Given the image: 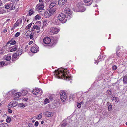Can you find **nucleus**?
Segmentation results:
<instances>
[{
  "label": "nucleus",
  "instance_id": "f704fd0d",
  "mask_svg": "<svg viewBox=\"0 0 127 127\" xmlns=\"http://www.w3.org/2000/svg\"><path fill=\"white\" fill-rule=\"evenodd\" d=\"M35 19L37 20L40 19L41 18L40 16L39 15H37L35 17Z\"/></svg>",
  "mask_w": 127,
  "mask_h": 127
},
{
  "label": "nucleus",
  "instance_id": "cd10ccee",
  "mask_svg": "<svg viewBox=\"0 0 127 127\" xmlns=\"http://www.w3.org/2000/svg\"><path fill=\"white\" fill-rule=\"evenodd\" d=\"M91 0H84V2L85 3H89V5H91Z\"/></svg>",
  "mask_w": 127,
  "mask_h": 127
},
{
  "label": "nucleus",
  "instance_id": "37998d69",
  "mask_svg": "<svg viewBox=\"0 0 127 127\" xmlns=\"http://www.w3.org/2000/svg\"><path fill=\"white\" fill-rule=\"evenodd\" d=\"M107 94H108L109 95H111L112 94V93L110 90H107Z\"/></svg>",
  "mask_w": 127,
  "mask_h": 127
},
{
  "label": "nucleus",
  "instance_id": "7c9ffc66",
  "mask_svg": "<svg viewBox=\"0 0 127 127\" xmlns=\"http://www.w3.org/2000/svg\"><path fill=\"white\" fill-rule=\"evenodd\" d=\"M11 59V56H6L5 58L6 60L8 61H10Z\"/></svg>",
  "mask_w": 127,
  "mask_h": 127
},
{
  "label": "nucleus",
  "instance_id": "a211bd4d",
  "mask_svg": "<svg viewBox=\"0 0 127 127\" xmlns=\"http://www.w3.org/2000/svg\"><path fill=\"white\" fill-rule=\"evenodd\" d=\"M38 23H39V24L40 23V22L38 21V22H36L35 23V24L33 26V28L34 29H36L37 30L39 29L40 28V27L38 26L37 25Z\"/></svg>",
  "mask_w": 127,
  "mask_h": 127
},
{
  "label": "nucleus",
  "instance_id": "39448f33",
  "mask_svg": "<svg viewBox=\"0 0 127 127\" xmlns=\"http://www.w3.org/2000/svg\"><path fill=\"white\" fill-rule=\"evenodd\" d=\"M77 7L79 9L78 11H77L78 12H83L85 11V9L81 2H79L77 4Z\"/></svg>",
  "mask_w": 127,
  "mask_h": 127
},
{
  "label": "nucleus",
  "instance_id": "e433bc0d",
  "mask_svg": "<svg viewBox=\"0 0 127 127\" xmlns=\"http://www.w3.org/2000/svg\"><path fill=\"white\" fill-rule=\"evenodd\" d=\"M98 60L97 61V62H98V61H100L102 60H104V59H102L101 58V57L100 56H99L98 57Z\"/></svg>",
  "mask_w": 127,
  "mask_h": 127
},
{
  "label": "nucleus",
  "instance_id": "5701e85b",
  "mask_svg": "<svg viewBox=\"0 0 127 127\" xmlns=\"http://www.w3.org/2000/svg\"><path fill=\"white\" fill-rule=\"evenodd\" d=\"M18 47V46L17 45H16L15 46L12 47L11 48L10 50L11 52H12L13 51H14L16 50L17 48Z\"/></svg>",
  "mask_w": 127,
  "mask_h": 127
},
{
  "label": "nucleus",
  "instance_id": "c9c22d12",
  "mask_svg": "<svg viewBox=\"0 0 127 127\" xmlns=\"http://www.w3.org/2000/svg\"><path fill=\"white\" fill-rule=\"evenodd\" d=\"M11 121V119L10 117H8L6 119V121L7 123H10Z\"/></svg>",
  "mask_w": 127,
  "mask_h": 127
},
{
  "label": "nucleus",
  "instance_id": "6e6552de",
  "mask_svg": "<svg viewBox=\"0 0 127 127\" xmlns=\"http://www.w3.org/2000/svg\"><path fill=\"white\" fill-rule=\"evenodd\" d=\"M22 18L24 20V17H23L22 18H21L17 20L14 26L15 28L21 24L22 22Z\"/></svg>",
  "mask_w": 127,
  "mask_h": 127
},
{
  "label": "nucleus",
  "instance_id": "ea45409f",
  "mask_svg": "<svg viewBox=\"0 0 127 127\" xmlns=\"http://www.w3.org/2000/svg\"><path fill=\"white\" fill-rule=\"evenodd\" d=\"M20 33L19 32H18L16 33L15 36L16 37H17L20 35Z\"/></svg>",
  "mask_w": 127,
  "mask_h": 127
},
{
  "label": "nucleus",
  "instance_id": "8fccbe9b",
  "mask_svg": "<svg viewBox=\"0 0 127 127\" xmlns=\"http://www.w3.org/2000/svg\"><path fill=\"white\" fill-rule=\"evenodd\" d=\"M5 64L4 62L2 61L0 63V64L1 66L4 65Z\"/></svg>",
  "mask_w": 127,
  "mask_h": 127
},
{
  "label": "nucleus",
  "instance_id": "052dcab7",
  "mask_svg": "<svg viewBox=\"0 0 127 127\" xmlns=\"http://www.w3.org/2000/svg\"><path fill=\"white\" fill-rule=\"evenodd\" d=\"M44 123V122L43 121H42L41 122V124H43Z\"/></svg>",
  "mask_w": 127,
  "mask_h": 127
},
{
  "label": "nucleus",
  "instance_id": "13d9d810",
  "mask_svg": "<svg viewBox=\"0 0 127 127\" xmlns=\"http://www.w3.org/2000/svg\"><path fill=\"white\" fill-rule=\"evenodd\" d=\"M12 1H19V0H12Z\"/></svg>",
  "mask_w": 127,
  "mask_h": 127
},
{
  "label": "nucleus",
  "instance_id": "0e129e2a",
  "mask_svg": "<svg viewBox=\"0 0 127 127\" xmlns=\"http://www.w3.org/2000/svg\"><path fill=\"white\" fill-rule=\"evenodd\" d=\"M42 1V0H39V2H41Z\"/></svg>",
  "mask_w": 127,
  "mask_h": 127
},
{
  "label": "nucleus",
  "instance_id": "72a5a7b5",
  "mask_svg": "<svg viewBox=\"0 0 127 127\" xmlns=\"http://www.w3.org/2000/svg\"><path fill=\"white\" fill-rule=\"evenodd\" d=\"M34 36V34L33 33L32 34L30 35V38L31 39H32V40H34V39L33 38V37Z\"/></svg>",
  "mask_w": 127,
  "mask_h": 127
},
{
  "label": "nucleus",
  "instance_id": "bb28decb",
  "mask_svg": "<svg viewBox=\"0 0 127 127\" xmlns=\"http://www.w3.org/2000/svg\"><path fill=\"white\" fill-rule=\"evenodd\" d=\"M107 104L108 106V111H111L112 108V106L111 104L109 105V103L107 102Z\"/></svg>",
  "mask_w": 127,
  "mask_h": 127
},
{
  "label": "nucleus",
  "instance_id": "5fc2aeb1",
  "mask_svg": "<svg viewBox=\"0 0 127 127\" xmlns=\"http://www.w3.org/2000/svg\"><path fill=\"white\" fill-rule=\"evenodd\" d=\"M7 31V30L6 29H4L3 30V32H6Z\"/></svg>",
  "mask_w": 127,
  "mask_h": 127
},
{
  "label": "nucleus",
  "instance_id": "9b49d317",
  "mask_svg": "<svg viewBox=\"0 0 127 127\" xmlns=\"http://www.w3.org/2000/svg\"><path fill=\"white\" fill-rule=\"evenodd\" d=\"M43 41L45 44H48L51 42V40L49 37H47L44 38Z\"/></svg>",
  "mask_w": 127,
  "mask_h": 127
},
{
  "label": "nucleus",
  "instance_id": "f3484780",
  "mask_svg": "<svg viewBox=\"0 0 127 127\" xmlns=\"http://www.w3.org/2000/svg\"><path fill=\"white\" fill-rule=\"evenodd\" d=\"M112 101H114L116 103L118 102L119 98L117 97H115V96H113L112 97Z\"/></svg>",
  "mask_w": 127,
  "mask_h": 127
},
{
  "label": "nucleus",
  "instance_id": "4c0bfd02",
  "mask_svg": "<svg viewBox=\"0 0 127 127\" xmlns=\"http://www.w3.org/2000/svg\"><path fill=\"white\" fill-rule=\"evenodd\" d=\"M10 6V4L6 5H5V8L6 9H9V8L10 9V6Z\"/></svg>",
  "mask_w": 127,
  "mask_h": 127
},
{
  "label": "nucleus",
  "instance_id": "864d4df0",
  "mask_svg": "<svg viewBox=\"0 0 127 127\" xmlns=\"http://www.w3.org/2000/svg\"><path fill=\"white\" fill-rule=\"evenodd\" d=\"M23 100L25 101H26L28 100V98H23Z\"/></svg>",
  "mask_w": 127,
  "mask_h": 127
},
{
  "label": "nucleus",
  "instance_id": "49530a36",
  "mask_svg": "<svg viewBox=\"0 0 127 127\" xmlns=\"http://www.w3.org/2000/svg\"><path fill=\"white\" fill-rule=\"evenodd\" d=\"M91 100L89 99V100H88V99H87V101L86 102V104H90V103H89L91 101Z\"/></svg>",
  "mask_w": 127,
  "mask_h": 127
},
{
  "label": "nucleus",
  "instance_id": "4468645a",
  "mask_svg": "<svg viewBox=\"0 0 127 127\" xmlns=\"http://www.w3.org/2000/svg\"><path fill=\"white\" fill-rule=\"evenodd\" d=\"M66 0H58V3L60 6H62L66 2Z\"/></svg>",
  "mask_w": 127,
  "mask_h": 127
},
{
  "label": "nucleus",
  "instance_id": "20e7f679",
  "mask_svg": "<svg viewBox=\"0 0 127 127\" xmlns=\"http://www.w3.org/2000/svg\"><path fill=\"white\" fill-rule=\"evenodd\" d=\"M60 98L61 100L63 102H65L66 100L67 97L65 92H62L60 94Z\"/></svg>",
  "mask_w": 127,
  "mask_h": 127
},
{
  "label": "nucleus",
  "instance_id": "680f3d73",
  "mask_svg": "<svg viewBox=\"0 0 127 127\" xmlns=\"http://www.w3.org/2000/svg\"><path fill=\"white\" fill-rule=\"evenodd\" d=\"M40 32V31H37V33H39Z\"/></svg>",
  "mask_w": 127,
  "mask_h": 127
},
{
  "label": "nucleus",
  "instance_id": "c85d7f7f",
  "mask_svg": "<svg viewBox=\"0 0 127 127\" xmlns=\"http://www.w3.org/2000/svg\"><path fill=\"white\" fill-rule=\"evenodd\" d=\"M22 53V51L21 50H18L16 53V55H20Z\"/></svg>",
  "mask_w": 127,
  "mask_h": 127
},
{
  "label": "nucleus",
  "instance_id": "c03bdc74",
  "mask_svg": "<svg viewBox=\"0 0 127 127\" xmlns=\"http://www.w3.org/2000/svg\"><path fill=\"white\" fill-rule=\"evenodd\" d=\"M67 125V124L66 123H64L62 125V127H65Z\"/></svg>",
  "mask_w": 127,
  "mask_h": 127
},
{
  "label": "nucleus",
  "instance_id": "393cba45",
  "mask_svg": "<svg viewBox=\"0 0 127 127\" xmlns=\"http://www.w3.org/2000/svg\"><path fill=\"white\" fill-rule=\"evenodd\" d=\"M0 127H8V124L6 123H3L0 124Z\"/></svg>",
  "mask_w": 127,
  "mask_h": 127
},
{
  "label": "nucleus",
  "instance_id": "2f4dec72",
  "mask_svg": "<svg viewBox=\"0 0 127 127\" xmlns=\"http://www.w3.org/2000/svg\"><path fill=\"white\" fill-rule=\"evenodd\" d=\"M34 12L32 10H30L29 12V14L30 15H31L33 14Z\"/></svg>",
  "mask_w": 127,
  "mask_h": 127
},
{
  "label": "nucleus",
  "instance_id": "a878e982",
  "mask_svg": "<svg viewBox=\"0 0 127 127\" xmlns=\"http://www.w3.org/2000/svg\"><path fill=\"white\" fill-rule=\"evenodd\" d=\"M9 6H10V9L11 10L15 9V7L14 5V4L13 3H12L10 4Z\"/></svg>",
  "mask_w": 127,
  "mask_h": 127
},
{
  "label": "nucleus",
  "instance_id": "3c124183",
  "mask_svg": "<svg viewBox=\"0 0 127 127\" xmlns=\"http://www.w3.org/2000/svg\"><path fill=\"white\" fill-rule=\"evenodd\" d=\"M28 46L27 45L25 47V51H26L28 50Z\"/></svg>",
  "mask_w": 127,
  "mask_h": 127
},
{
  "label": "nucleus",
  "instance_id": "774afa93",
  "mask_svg": "<svg viewBox=\"0 0 127 127\" xmlns=\"http://www.w3.org/2000/svg\"><path fill=\"white\" fill-rule=\"evenodd\" d=\"M126 124L127 125V122L126 123Z\"/></svg>",
  "mask_w": 127,
  "mask_h": 127
},
{
  "label": "nucleus",
  "instance_id": "2eb2a0df",
  "mask_svg": "<svg viewBox=\"0 0 127 127\" xmlns=\"http://www.w3.org/2000/svg\"><path fill=\"white\" fill-rule=\"evenodd\" d=\"M44 114L47 117H51L53 116L52 113V112H44Z\"/></svg>",
  "mask_w": 127,
  "mask_h": 127
},
{
  "label": "nucleus",
  "instance_id": "0eeeda50",
  "mask_svg": "<svg viewBox=\"0 0 127 127\" xmlns=\"http://www.w3.org/2000/svg\"><path fill=\"white\" fill-rule=\"evenodd\" d=\"M33 94L36 95L39 93L41 95L43 93V91L41 89H35L33 90L32 91Z\"/></svg>",
  "mask_w": 127,
  "mask_h": 127
},
{
  "label": "nucleus",
  "instance_id": "473e14b6",
  "mask_svg": "<svg viewBox=\"0 0 127 127\" xmlns=\"http://www.w3.org/2000/svg\"><path fill=\"white\" fill-rule=\"evenodd\" d=\"M49 100L47 99V98H46V99L44 102V104H46L48 103H49Z\"/></svg>",
  "mask_w": 127,
  "mask_h": 127
},
{
  "label": "nucleus",
  "instance_id": "de8ad7c7",
  "mask_svg": "<svg viewBox=\"0 0 127 127\" xmlns=\"http://www.w3.org/2000/svg\"><path fill=\"white\" fill-rule=\"evenodd\" d=\"M38 121H36L35 123L34 126L35 127H37L38 126Z\"/></svg>",
  "mask_w": 127,
  "mask_h": 127
},
{
  "label": "nucleus",
  "instance_id": "09e8293b",
  "mask_svg": "<svg viewBox=\"0 0 127 127\" xmlns=\"http://www.w3.org/2000/svg\"><path fill=\"white\" fill-rule=\"evenodd\" d=\"M28 126L29 127H33V125L32 123H29V124Z\"/></svg>",
  "mask_w": 127,
  "mask_h": 127
},
{
  "label": "nucleus",
  "instance_id": "69168bd1",
  "mask_svg": "<svg viewBox=\"0 0 127 127\" xmlns=\"http://www.w3.org/2000/svg\"><path fill=\"white\" fill-rule=\"evenodd\" d=\"M72 95H70V98L71 97V96Z\"/></svg>",
  "mask_w": 127,
  "mask_h": 127
},
{
  "label": "nucleus",
  "instance_id": "7ed1b4c3",
  "mask_svg": "<svg viewBox=\"0 0 127 127\" xmlns=\"http://www.w3.org/2000/svg\"><path fill=\"white\" fill-rule=\"evenodd\" d=\"M56 9H50L47 10L44 13L45 17L46 18H49L50 16L51 15L55 12Z\"/></svg>",
  "mask_w": 127,
  "mask_h": 127
},
{
  "label": "nucleus",
  "instance_id": "f03ea898",
  "mask_svg": "<svg viewBox=\"0 0 127 127\" xmlns=\"http://www.w3.org/2000/svg\"><path fill=\"white\" fill-rule=\"evenodd\" d=\"M58 19L62 23H65L67 20V18L65 14L64 13L59 14L58 17Z\"/></svg>",
  "mask_w": 127,
  "mask_h": 127
},
{
  "label": "nucleus",
  "instance_id": "a18cd8bd",
  "mask_svg": "<svg viewBox=\"0 0 127 127\" xmlns=\"http://www.w3.org/2000/svg\"><path fill=\"white\" fill-rule=\"evenodd\" d=\"M32 25V23H31L29 24H28V25H27V26L26 27L27 28L29 29L30 28L31 26Z\"/></svg>",
  "mask_w": 127,
  "mask_h": 127
},
{
  "label": "nucleus",
  "instance_id": "e2e57ef3",
  "mask_svg": "<svg viewBox=\"0 0 127 127\" xmlns=\"http://www.w3.org/2000/svg\"><path fill=\"white\" fill-rule=\"evenodd\" d=\"M94 6L97 7V5H95V6L94 5Z\"/></svg>",
  "mask_w": 127,
  "mask_h": 127
},
{
  "label": "nucleus",
  "instance_id": "1a4fd4ad",
  "mask_svg": "<svg viewBox=\"0 0 127 127\" xmlns=\"http://www.w3.org/2000/svg\"><path fill=\"white\" fill-rule=\"evenodd\" d=\"M44 6L43 4H38L36 6L35 9L37 11L42 10L44 8Z\"/></svg>",
  "mask_w": 127,
  "mask_h": 127
},
{
  "label": "nucleus",
  "instance_id": "c756f323",
  "mask_svg": "<svg viewBox=\"0 0 127 127\" xmlns=\"http://www.w3.org/2000/svg\"><path fill=\"white\" fill-rule=\"evenodd\" d=\"M123 81L125 83H126L127 82V76H124L123 78Z\"/></svg>",
  "mask_w": 127,
  "mask_h": 127
},
{
  "label": "nucleus",
  "instance_id": "603ef678",
  "mask_svg": "<svg viewBox=\"0 0 127 127\" xmlns=\"http://www.w3.org/2000/svg\"><path fill=\"white\" fill-rule=\"evenodd\" d=\"M77 107L78 108H80L81 107V104H80V103L78 104L77 105Z\"/></svg>",
  "mask_w": 127,
  "mask_h": 127
},
{
  "label": "nucleus",
  "instance_id": "6ab92c4d",
  "mask_svg": "<svg viewBox=\"0 0 127 127\" xmlns=\"http://www.w3.org/2000/svg\"><path fill=\"white\" fill-rule=\"evenodd\" d=\"M28 93V91L24 89L21 91V94L22 95H26Z\"/></svg>",
  "mask_w": 127,
  "mask_h": 127
},
{
  "label": "nucleus",
  "instance_id": "f257e3e1",
  "mask_svg": "<svg viewBox=\"0 0 127 127\" xmlns=\"http://www.w3.org/2000/svg\"><path fill=\"white\" fill-rule=\"evenodd\" d=\"M55 75L58 78H62L69 81L71 79V77L69 76V73L67 72V69H59L58 70H56Z\"/></svg>",
  "mask_w": 127,
  "mask_h": 127
},
{
  "label": "nucleus",
  "instance_id": "6e6d98bb",
  "mask_svg": "<svg viewBox=\"0 0 127 127\" xmlns=\"http://www.w3.org/2000/svg\"><path fill=\"white\" fill-rule=\"evenodd\" d=\"M33 42L32 41H30L29 42L28 44L29 45H30L32 44Z\"/></svg>",
  "mask_w": 127,
  "mask_h": 127
},
{
  "label": "nucleus",
  "instance_id": "f8f14e48",
  "mask_svg": "<svg viewBox=\"0 0 127 127\" xmlns=\"http://www.w3.org/2000/svg\"><path fill=\"white\" fill-rule=\"evenodd\" d=\"M31 51L33 53L37 52L39 51V48L38 46L32 47L31 48Z\"/></svg>",
  "mask_w": 127,
  "mask_h": 127
},
{
  "label": "nucleus",
  "instance_id": "412c9836",
  "mask_svg": "<svg viewBox=\"0 0 127 127\" xmlns=\"http://www.w3.org/2000/svg\"><path fill=\"white\" fill-rule=\"evenodd\" d=\"M56 3L55 2H52L49 5V7L50 9H54V8H52L55 6L56 5Z\"/></svg>",
  "mask_w": 127,
  "mask_h": 127
},
{
  "label": "nucleus",
  "instance_id": "bf43d9fd",
  "mask_svg": "<svg viewBox=\"0 0 127 127\" xmlns=\"http://www.w3.org/2000/svg\"><path fill=\"white\" fill-rule=\"evenodd\" d=\"M50 0H46V2H49Z\"/></svg>",
  "mask_w": 127,
  "mask_h": 127
},
{
  "label": "nucleus",
  "instance_id": "423d86ee",
  "mask_svg": "<svg viewBox=\"0 0 127 127\" xmlns=\"http://www.w3.org/2000/svg\"><path fill=\"white\" fill-rule=\"evenodd\" d=\"M59 31V29L55 27H51L50 30V32L53 34L57 33Z\"/></svg>",
  "mask_w": 127,
  "mask_h": 127
},
{
  "label": "nucleus",
  "instance_id": "a19ab883",
  "mask_svg": "<svg viewBox=\"0 0 127 127\" xmlns=\"http://www.w3.org/2000/svg\"><path fill=\"white\" fill-rule=\"evenodd\" d=\"M112 68L113 70H115L117 69V66L116 65H114L112 66Z\"/></svg>",
  "mask_w": 127,
  "mask_h": 127
},
{
  "label": "nucleus",
  "instance_id": "b1692460",
  "mask_svg": "<svg viewBox=\"0 0 127 127\" xmlns=\"http://www.w3.org/2000/svg\"><path fill=\"white\" fill-rule=\"evenodd\" d=\"M17 105L18 107L20 108H24L26 106L25 105L22 103L17 104Z\"/></svg>",
  "mask_w": 127,
  "mask_h": 127
},
{
  "label": "nucleus",
  "instance_id": "dca6fc26",
  "mask_svg": "<svg viewBox=\"0 0 127 127\" xmlns=\"http://www.w3.org/2000/svg\"><path fill=\"white\" fill-rule=\"evenodd\" d=\"M21 94L20 93L18 92L14 94V100H16V98H19Z\"/></svg>",
  "mask_w": 127,
  "mask_h": 127
},
{
  "label": "nucleus",
  "instance_id": "338daca9",
  "mask_svg": "<svg viewBox=\"0 0 127 127\" xmlns=\"http://www.w3.org/2000/svg\"><path fill=\"white\" fill-rule=\"evenodd\" d=\"M46 23V22H43V24H44V23Z\"/></svg>",
  "mask_w": 127,
  "mask_h": 127
},
{
  "label": "nucleus",
  "instance_id": "58836bf2",
  "mask_svg": "<svg viewBox=\"0 0 127 127\" xmlns=\"http://www.w3.org/2000/svg\"><path fill=\"white\" fill-rule=\"evenodd\" d=\"M42 115L41 114H40L38 115L37 119H40L42 117Z\"/></svg>",
  "mask_w": 127,
  "mask_h": 127
},
{
  "label": "nucleus",
  "instance_id": "ddd939ff",
  "mask_svg": "<svg viewBox=\"0 0 127 127\" xmlns=\"http://www.w3.org/2000/svg\"><path fill=\"white\" fill-rule=\"evenodd\" d=\"M18 103L15 101H13L10 103L8 105V107L9 108H10L9 106H10L11 107H14L16 106L17 105Z\"/></svg>",
  "mask_w": 127,
  "mask_h": 127
},
{
  "label": "nucleus",
  "instance_id": "aec40b11",
  "mask_svg": "<svg viewBox=\"0 0 127 127\" xmlns=\"http://www.w3.org/2000/svg\"><path fill=\"white\" fill-rule=\"evenodd\" d=\"M120 46H118L116 50V54L117 55V57H119L120 52H119V50L120 49Z\"/></svg>",
  "mask_w": 127,
  "mask_h": 127
},
{
  "label": "nucleus",
  "instance_id": "79ce46f5",
  "mask_svg": "<svg viewBox=\"0 0 127 127\" xmlns=\"http://www.w3.org/2000/svg\"><path fill=\"white\" fill-rule=\"evenodd\" d=\"M18 56V55H16V53L14 54L12 56V58H14L15 59L17 58V56Z\"/></svg>",
  "mask_w": 127,
  "mask_h": 127
},
{
  "label": "nucleus",
  "instance_id": "4d7b16f0",
  "mask_svg": "<svg viewBox=\"0 0 127 127\" xmlns=\"http://www.w3.org/2000/svg\"><path fill=\"white\" fill-rule=\"evenodd\" d=\"M8 111L10 113H12V111L10 109H8Z\"/></svg>",
  "mask_w": 127,
  "mask_h": 127
},
{
  "label": "nucleus",
  "instance_id": "9d476101",
  "mask_svg": "<svg viewBox=\"0 0 127 127\" xmlns=\"http://www.w3.org/2000/svg\"><path fill=\"white\" fill-rule=\"evenodd\" d=\"M64 12L69 16H70L72 14L70 9L68 8L67 7L64 9Z\"/></svg>",
  "mask_w": 127,
  "mask_h": 127
},
{
  "label": "nucleus",
  "instance_id": "4be33fe9",
  "mask_svg": "<svg viewBox=\"0 0 127 127\" xmlns=\"http://www.w3.org/2000/svg\"><path fill=\"white\" fill-rule=\"evenodd\" d=\"M8 43L11 45H14V44H16V42L15 40H14L13 39H12L11 40L8 42Z\"/></svg>",
  "mask_w": 127,
  "mask_h": 127
}]
</instances>
